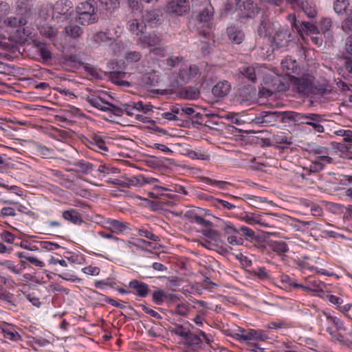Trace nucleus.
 <instances>
[{"label":"nucleus","instance_id":"f257e3e1","mask_svg":"<svg viewBox=\"0 0 352 352\" xmlns=\"http://www.w3.org/2000/svg\"><path fill=\"white\" fill-rule=\"evenodd\" d=\"M291 83L296 91L302 96H323L328 90L327 84L315 82V78L310 74H303L300 77L292 76Z\"/></svg>","mask_w":352,"mask_h":352},{"label":"nucleus","instance_id":"f03ea898","mask_svg":"<svg viewBox=\"0 0 352 352\" xmlns=\"http://www.w3.org/2000/svg\"><path fill=\"white\" fill-rule=\"evenodd\" d=\"M96 3L94 0H88L78 5L76 7L77 21L80 24L89 25L98 21Z\"/></svg>","mask_w":352,"mask_h":352},{"label":"nucleus","instance_id":"7ed1b4c3","mask_svg":"<svg viewBox=\"0 0 352 352\" xmlns=\"http://www.w3.org/2000/svg\"><path fill=\"white\" fill-rule=\"evenodd\" d=\"M52 18L58 21H67L74 14L73 4L69 0H58L52 6Z\"/></svg>","mask_w":352,"mask_h":352},{"label":"nucleus","instance_id":"20e7f679","mask_svg":"<svg viewBox=\"0 0 352 352\" xmlns=\"http://www.w3.org/2000/svg\"><path fill=\"white\" fill-rule=\"evenodd\" d=\"M324 116L318 113H302L299 122L311 126L318 133H323L324 127L320 122L325 121Z\"/></svg>","mask_w":352,"mask_h":352},{"label":"nucleus","instance_id":"39448f33","mask_svg":"<svg viewBox=\"0 0 352 352\" xmlns=\"http://www.w3.org/2000/svg\"><path fill=\"white\" fill-rule=\"evenodd\" d=\"M252 122L260 124H265L267 125L274 126L276 123L280 122L279 111H264L256 115Z\"/></svg>","mask_w":352,"mask_h":352},{"label":"nucleus","instance_id":"423d86ee","mask_svg":"<svg viewBox=\"0 0 352 352\" xmlns=\"http://www.w3.org/2000/svg\"><path fill=\"white\" fill-rule=\"evenodd\" d=\"M3 23L10 28H18L17 32H23L24 36H28L30 32L26 30L24 26L27 24V20L23 16L8 17L4 19Z\"/></svg>","mask_w":352,"mask_h":352},{"label":"nucleus","instance_id":"0eeeda50","mask_svg":"<svg viewBox=\"0 0 352 352\" xmlns=\"http://www.w3.org/2000/svg\"><path fill=\"white\" fill-rule=\"evenodd\" d=\"M241 332L235 334V337L239 340L248 341V340H265L267 338V336L263 331L259 330L256 331L254 329H250L248 332H245L243 329H240Z\"/></svg>","mask_w":352,"mask_h":352},{"label":"nucleus","instance_id":"6e6552de","mask_svg":"<svg viewBox=\"0 0 352 352\" xmlns=\"http://www.w3.org/2000/svg\"><path fill=\"white\" fill-rule=\"evenodd\" d=\"M167 8L170 12L182 16L190 10V4L187 0H170Z\"/></svg>","mask_w":352,"mask_h":352},{"label":"nucleus","instance_id":"1a4fd4ad","mask_svg":"<svg viewBox=\"0 0 352 352\" xmlns=\"http://www.w3.org/2000/svg\"><path fill=\"white\" fill-rule=\"evenodd\" d=\"M110 41L111 43L109 45V49L111 50L113 53H116V50L118 47V43H116L114 40L109 38L107 33L104 32H98L93 34L91 38V42L94 47L99 46L102 43H107Z\"/></svg>","mask_w":352,"mask_h":352},{"label":"nucleus","instance_id":"9d476101","mask_svg":"<svg viewBox=\"0 0 352 352\" xmlns=\"http://www.w3.org/2000/svg\"><path fill=\"white\" fill-rule=\"evenodd\" d=\"M199 73V67L195 65H191L187 68L180 69L178 77L182 83H187L191 79L195 78Z\"/></svg>","mask_w":352,"mask_h":352},{"label":"nucleus","instance_id":"9b49d317","mask_svg":"<svg viewBox=\"0 0 352 352\" xmlns=\"http://www.w3.org/2000/svg\"><path fill=\"white\" fill-rule=\"evenodd\" d=\"M291 34L287 28H280L274 36V42L278 47L287 45L290 41Z\"/></svg>","mask_w":352,"mask_h":352},{"label":"nucleus","instance_id":"f8f14e48","mask_svg":"<svg viewBox=\"0 0 352 352\" xmlns=\"http://www.w3.org/2000/svg\"><path fill=\"white\" fill-rule=\"evenodd\" d=\"M33 9V0H17L16 12L25 19L32 15Z\"/></svg>","mask_w":352,"mask_h":352},{"label":"nucleus","instance_id":"ddd939ff","mask_svg":"<svg viewBox=\"0 0 352 352\" xmlns=\"http://www.w3.org/2000/svg\"><path fill=\"white\" fill-rule=\"evenodd\" d=\"M228 39L234 44H241L245 39V34L242 30L235 26H230L226 30Z\"/></svg>","mask_w":352,"mask_h":352},{"label":"nucleus","instance_id":"4468645a","mask_svg":"<svg viewBox=\"0 0 352 352\" xmlns=\"http://www.w3.org/2000/svg\"><path fill=\"white\" fill-rule=\"evenodd\" d=\"M139 41L143 45L144 47L146 46L154 47L160 45L162 38L160 35L153 32L148 35H141L139 37Z\"/></svg>","mask_w":352,"mask_h":352},{"label":"nucleus","instance_id":"2eb2a0df","mask_svg":"<svg viewBox=\"0 0 352 352\" xmlns=\"http://www.w3.org/2000/svg\"><path fill=\"white\" fill-rule=\"evenodd\" d=\"M230 89V84L227 80H222L213 87L212 92L216 98H223L228 94Z\"/></svg>","mask_w":352,"mask_h":352},{"label":"nucleus","instance_id":"dca6fc26","mask_svg":"<svg viewBox=\"0 0 352 352\" xmlns=\"http://www.w3.org/2000/svg\"><path fill=\"white\" fill-rule=\"evenodd\" d=\"M127 26L131 33L139 37L143 34L146 30V24L142 20L141 21L137 19L129 20L127 23Z\"/></svg>","mask_w":352,"mask_h":352},{"label":"nucleus","instance_id":"f3484780","mask_svg":"<svg viewBox=\"0 0 352 352\" xmlns=\"http://www.w3.org/2000/svg\"><path fill=\"white\" fill-rule=\"evenodd\" d=\"M199 36L204 38L200 40V50L202 54L206 56L209 54L210 50V45L208 41L211 38L210 34L208 31L203 30L199 32Z\"/></svg>","mask_w":352,"mask_h":352},{"label":"nucleus","instance_id":"a211bd4d","mask_svg":"<svg viewBox=\"0 0 352 352\" xmlns=\"http://www.w3.org/2000/svg\"><path fill=\"white\" fill-rule=\"evenodd\" d=\"M296 30L300 34H302L303 33L306 34H308L309 33L311 34H319L318 28L312 23L307 21L299 22L298 26L296 27Z\"/></svg>","mask_w":352,"mask_h":352},{"label":"nucleus","instance_id":"6ab92c4d","mask_svg":"<svg viewBox=\"0 0 352 352\" xmlns=\"http://www.w3.org/2000/svg\"><path fill=\"white\" fill-rule=\"evenodd\" d=\"M86 100L94 107L102 111H108L109 102L104 101L100 97L91 95L86 98Z\"/></svg>","mask_w":352,"mask_h":352},{"label":"nucleus","instance_id":"aec40b11","mask_svg":"<svg viewBox=\"0 0 352 352\" xmlns=\"http://www.w3.org/2000/svg\"><path fill=\"white\" fill-rule=\"evenodd\" d=\"M129 286L134 289L136 291L137 295L140 297H145L149 292L148 285L144 283L139 282L138 280H131L129 283Z\"/></svg>","mask_w":352,"mask_h":352},{"label":"nucleus","instance_id":"412c9836","mask_svg":"<svg viewBox=\"0 0 352 352\" xmlns=\"http://www.w3.org/2000/svg\"><path fill=\"white\" fill-rule=\"evenodd\" d=\"M109 228L113 232L122 233L128 229V223L115 219H109L107 221Z\"/></svg>","mask_w":352,"mask_h":352},{"label":"nucleus","instance_id":"4be33fe9","mask_svg":"<svg viewBox=\"0 0 352 352\" xmlns=\"http://www.w3.org/2000/svg\"><path fill=\"white\" fill-rule=\"evenodd\" d=\"M239 72L241 75L246 78L252 82H256V74L255 68L252 65H243L239 68Z\"/></svg>","mask_w":352,"mask_h":352},{"label":"nucleus","instance_id":"5701e85b","mask_svg":"<svg viewBox=\"0 0 352 352\" xmlns=\"http://www.w3.org/2000/svg\"><path fill=\"white\" fill-rule=\"evenodd\" d=\"M62 216L66 221H70L74 224H78L82 221L81 215L74 209L63 211Z\"/></svg>","mask_w":352,"mask_h":352},{"label":"nucleus","instance_id":"b1692460","mask_svg":"<svg viewBox=\"0 0 352 352\" xmlns=\"http://www.w3.org/2000/svg\"><path fill=\"white\" fill-rule=\"evenodd\" d=\"M180 97L187 100H196L199 97L200 91L195 87H188L179 92Z\"/></svg>","mask_w":352,"mask_h":352},{"label":"nucleus","instance_id":"393cba45","mask_svg":"<svg viewBox=\"0 0 352 352\" xmlns=\"http://www.w3.org/2000/svg\"><path fill=\"white\" fill-rule=\"evenodd\" d=\"M301 113L294 111L279 112L280 123H285L288 121L300 122Z\"/></svg>","mask_w":352,"mask_h":352},{"label":"nucleus","instance_id":"a878e982","mask_svg":"<svg viewBox=\"0 0 352 352\" xmlns=\"http://www.w3.org/2000/svg\"><path fill=\"white\" fill-rule=\"evenodd\" d=\"M38 29L40 34L50 39L54 38L57 34V29L53 28L47 23L39 24Z\"/></svg>","mask_w":352,"mask_h":352},{"label":"nucleus","instance_id":"bb28decb","mask_svg":"<svg viewBox=\"0 0 352 352\" xmlns=\"http://www.w3.org/2000/svg\"><path fill=\"white\" fill-rule=\"evenodd\" d=\"M65 32L70 38L77 39L82 35L83 30L78 25L70 24L65 28Z\"/></svg>","mask_w":352,"mask_h":352},{"label":"nucleus","instance_id":"cd10ccee","mask_svg":"<svg viewBox=\"0 0 352 352\" xmlns=\"http://www.w3.org/2000/svg\"><path fill=\"white\" fill-rule=\"evenodd\" d=\"M142 21L151 25H156L160 21V16L156 10H146L142 14Z\"/></svg>","mask_w":352,"mask_h":352},{"label":"nucleus","instance_id":"c85d7f7f","mask_svg":"<svg viewBox=\"0 0 352 352\" xmlns=\"http://www.w3.org/2000/svg\"><path fill=\"white\" fill-rule=\"evenodd\" d=\"M269 245L272 251L278 254H282L289 251L287 244L283 241H271Z\"/></svg>","mask_w":352,"mask_h":352},{"label":"nucleus","instance_id":"c756f323","mask_svg":"<svg viewBox=\"0 0 352 352\" xmlns=\"http://www.w3.org/2000/svg\"><path fill=\"white\" fill-rule=\"evenodd\" d=\"M320 318L322 322L324 321L327 324H333L338 330L345 329L342 322L335 317L328 316L325 313H323L322 315L320 316Z\"/></svg>","mask_w":352,"mask_h":352},{"label":"nucleus","instance_id":"7c9ffc66","mask_svg":"<svg viewBox=\"0 0 352 352\" xmlns=\"http://www.w3.org/2000/svg\"><path fill=\"white\" fill-rule=\"evenodd\" d=\"M186 343L194 350H197L200 347L202 340L197 335L192 332H189L188 336L185 339Z\"/></svg>","mask_w":352,"mask_h":352},{"label":"nucleus","instance_id":"2f4dec72","mask_svg":"<svg viewBox=\"0 0 352 352\" xmlns=\"http://www.w3.org/2000/svg\"><path fill=\"white\" fill-rule=\"evenodd\" d=\"M239 96L241 102L250 100L254 96V88L252 86H243L239 89Z\"/></svg>","mask_w":352,"mask_h":352},{"label":"nucleus","instance_id":"473e14b6","mask_svg":"<svg viewBox=\"0 0 352 352\" xmlns=\"http://www.w3.org/2000/svg\"><path fill=\"white\" fill-rule=\"evenodd\" d=\"M273 140L274 142L282 148H285L284 146H281L282 144L290 145L293 143L292 138L291 136L288 137L285 135L283 133H280L278 134L274 135Z\"/></svg>","mask_w":352,"mask_h":352},{"label":"nucleus","instance_id":"72a5a7b5","mask_svg":"<svg viewBox=\"0 0 352 352\" xmlns=\"http://www.w3.org/2000/svg\"><path fill=\"white\" fill-rule=\"evenodd\" d=\"M298 3L305 14L309 18H314L316 15L317 11L315 7L312 6L307 1L302 0L300 2H298Z\"/></svg>","mask_w":352,"mask_h":352},{"label":"nucleus","instance_id":"f704fd0d","mask_svg":"<svg viewBox=\"0 0 352 352\" xmlns=\"http://www.w3.org/2000/svg\"><path fill=\"white\" fill-rule=\"evenodd\" d=\"M201 233L206 236L209 241L217 243L219 245L220 242V234L218 231L212 229L204 230Z\"/></svg>","mask_w":352,"mask_h":352},{"label":"nucleus","instance_id":"c9c22d12","mask_svg":"<svg viewBox=\"0 0 352 352\" xmlns=\"http://www.w3.org/2000/svg\"><path fill=\"white\" fill-rule=\"evenodd\" d=\"M243 8L245 10L244 12V14L247 17H252L257 13V7L256 5L253 3V1L248 0L243 3Z\"/></svg>","mask_w":352,"mask_h":352},{"label":"nucleus","instance_id":"e433bc0d","mask_svg":"<svg viewBox=\"0 0 352 352\" xmlns=\"http://www.w3.org/2000/svg\"><path fill=\"white\" fill-rule=\"evenodd\" d=\"M102 9L111 12L119 6V0H98Z\"/></svg>","mask_w":352,"mask_h":352},{"label":"nucleus","instance_id":"4c0bfd02","mask_svg":"<svg viewBox=\"0 0 352 352\" xmlns=\"http://www.w3.org/2000/svg\"><path fill=\"white\" fill-rule=\"evenodd\" d=\"M323 284L321 282L317 280L309 281V284L306 286L302 285L300 287L301 289L305 291H311V292H323L322 289Z\"/></svg>","mask_w":352,"mask_h":352},{"label":"nucleus","instance_id":"58836bf2","mask_svg":"<svg viewBox=\"0 0 352 352\" xmlns=\"http://www.w3.org/2000/svg\"><path fill=\"white\" fill-rule=\"evenodd\" d=\"M142 175L124 178L125 188L142 186Z\"/></svg>","mask_w":352,"mask_h":352},{"label":"nucleus","instance_id":"ea45409f","mask_svg":"<svg viewBox=\"0 0 352 352\" xmlns=\"http://www.w3.org/2000/svg\"><path fill=\"white\" fill-rule=\"evenodd\" d=\"M212 16V13L208 8H204L202 10L199 11V13L196 15L197 21L202 23V22H208L209 21Z\"/></svg>","mask_w":352,"mask_h":352},{"label":"nucleus","instance_id":"a19ab883","mask_svg":"<svg viewBox=\"0 0 352 352\" xmlns=\"http://www.w3.org/2000/svg\"><path fill=\"white\" fill-rule=\"evenodd\" d=\"M349 3L348 0H336L334 2V10L338 14H341L346 11Z\"/></svg>","mask_w":352,"mask_h":352},{"label":"nucleus","instance_id":"79ce46f5","mask_svg":"<svg viewBox=\"0 0 352 352\" xmlns=\"http://www.w3.org/2000/svg\"><path fill=\"white\" fill-rule=\"evenodd\" d=\"M269 218L270 217L268 214H256L255 224H258L264 228L271 227L270 221L268 220Z\"/></svg>","mask_w":352,"mask_h":352},{"label":"nucleus","instance_id":"37998d69","mask_svg":"<svg viewBox=\"0 0 352 352\" xmlns=\"http://www.w3.org/2000/svg\"><path fill=\"white\" fill-rule=\"evenodd\" d=\"M75 166L80 168L78 170L79 172H81L85 174H86L89 170H92L94 168V166L92 164L85 162L84 160H80V161L77 162L75 164Z\"/></svg>","mask_w":352,"mask_h":352},{"label":"nucleus","instance_id":"c03bdc74","mask_svg":"<svg viewBox=\"0 0 352 352\" xmlns=\"http://www.w3.org/2000/svg\"><path fill=\"white\" fill-rule=\"evenodd\" d=\"M342 29L346 33H352V12L342 21Z\"/></svg>","mask_w":352,"mask_h":352},{"label":"nucleus","instance_id":"a18cd8bd","mask_svg":"<svg viewBox=\"0 0 352 352\" xmlns=\"http://www.w3.org/2000/svg\"><path fill=\"white\" fill-rule=\"evenodd\" d=\"M2 331L4 338L8 340H16L19 338V335L10 328L5 327L2 329Z\"/></svg>","mask_w":352,"mask_h":352},{"label":"nucleus","instance_id":"49530a36","mask_svg":"<svg viewBox=\"0 0 352 352\" xmlns=\"http://www.w3.org/2000/svg\"><path fill=\"white\" fill-rule=\"evenodd\" d=\"M51 10H52V5L47 4L45 6H43L38 12L39 18L44 21L47 20L50 16V12Z\"/></svg>","mask_w":352,"mask_h":352},{"label":"nucleus","instance_id":"de8ad7c7","mask_svg":"<svg viewBox=\"0 0 352 352\" xmlns=\"http://www.w3.org/2000/svg\"><path fill=\"white\" fill-rule=\"evenodd\" d=\"M165 293L162 289H157L153 293V300L157 305H161L165 300Z\"/></svg>","mask_w":352,"mask_h":352},{"label":"nucleus","instance_id":"09e8293b","mask_svg":"<svg viewBox=\"0 0 352 352\" xmlns=\"http://www.w3.org/2000/svg\"><path fill=\"white\" fill-rule=\"evenodd\" d=\"M324 167V164L322 162H319L317 158H316V160L312 161L310 164L309 170L311 173H318L322 170Z\"/></svg>","mask_w":352,"mask_h":352},{"label":"nucleus","instance_id":"8fccbe9b","mask_svg":"<svg viewBox=\"0 0 352 352\" xmlns=\"http://www.w3.org/2000/svg\"><path fill=\"white\" fill-rule=\"evenodd\" d=\"M107 105L109 106L107 111L111 113L112 114L116 116H121L123 114V104H122L120 107H118L109 102V104Z\"/></svg>","mask_w":352,"mask_h":352},{"label":"nucleus","instance_id":"3c124183","mask_svg":"<svg viewBox=\"0 0 352 352\" xmlns=\"http://www.w3.org/2000/svg\"><path fill=\"white\" fill-rule=\"evenodd\" d=\"M39 55L45 60H49L52 58V54L50 50L45 45H41L38 48Z\"/></svg>","mask_w":352,"mask_h":352},{"label":"nucleus","instance_id":"603ef678","mask_svg":"<svg viewBox=\"0 0 352 352\" xmlns=\"http://www.w3.org/2000/svg\"><path fill=\"white\" fill-rule=\"evenodd\" d=\"M171 332L186 339L190 331L186 330L182 325H177L175 328L171 330Z\"/></svg>","mask_w":352,"mask_h":352},{"label":"nucleus","instance_id":"864d4df0","mask_svg":"<svg viewBox=\"0 0 352 352\" xmlns=\"http://www.w3.org/2000/svg\"><path fill=\"white\" fill-rule=\"evenodd\" d=\"M142 58V54L138 52H129L126 54V59L129 63H136Z\"/></svg>","mask_w":352,"mask_h":352},{"label":"nucleus","instance_id":"5fc2aeb1","mask_svg":"<svg viewBox=\"0 0 352 352\" xmlns=\"http://www.w3.org/2000/svg\"><path fill=\"white\" fill-rule=\"evenodd\" d=\"M0 265L6 267L10 271L14 272L16 274H19L21 272V269L17 268L11 261H4L0 263Z\"/></svg>","mask_w":352,"mask_h":352},{"label":"nucleus","instance_id":"6e6d98bb","mask_svg":"<svg viewBox=\"0 0 352 352\" xmlns=\"http://www.w3.org/2000/svg\"><path fill=\"white\" fill-rule=\"evenodd\" d=\"M239 232H242V235L248 237L250 239H254L255 238V232L250 228L246 226H241L240 227Z\"/></svg>","mask_w":352,"mask_h":352},{"label":"nucleus","instance_id":"4d7b16f0","mask_svg":"<svg viewBox=\"0 0 352 352\" xmlns=\"http://www.w3.org/2000/svg\"><path fill=\"white\" fill-rule=\"evenodd\" d=\"M9 5L4 1H0V23L9 12Z\"/></svg>","mask_w":352,"mask_h":352},{"label":"nucleus","instance_id":"13d9d810","mask_svg":"<svg viewBox=\"0 0 352 352\" xmlns=\"http://www.w3.org/2000/svg\"><path fill=\"white\" fill-rule=\"evenodd\" d=\"M41 245L42 248L50 251L54 250L60 248V246L58 244L54 243L50 241H41Z\"/></svg>","mask_w":352,"mask_h":352},{"label":"nucleus","instance_id":"bf43d9fd","mask_svg":"<svg viewBox=\"0 0 352 352\" xmlns=\"http://www.w3.org/2000/svg\"><path fill=\"white\" fill-rule=\"evenodd\" d=\"M82 272L87 274L96 276L100 273V268L90 265L82 268Z\"/></svg>","mask_w":352,"mask_h":352},{"label":"nucleus","instance_id":"052dcab7","mask_svg":"<svg viewBox=\"0 0 352 352\" xmlns=\"http://www.w3.org/2000/svg\"><path fill=\"white\" fill-rule=\"evenodd\" d=\"M1 237L2 240L8 243H13L15 236L11 232L8 231H4L1 234Z\"/></svg>","mask_w":352,"mask_h":352},{"label":"nucleus","instance_id":"680f3d73","mask_svg":"<svg viewBox=\"0 0 352 352\" xmlns=\"http://www.w3.org/2000/svg\"><path fill=\"white\" fill-rule=\"evenodd\" d=\"M332 22L330 19H324L320 21V30L323 32H327L330 30Z\"/></svg>","mask_w":352,"mask_h":352},{"label":"nucleus","instance_id":"e2e57ef3","mask_svg":"<svg viewBox=\"0 0 352 352\" xmlns=\"http://www.w3.org/2000/svg\"><path fill=\"white\" fill-rule=\"evenodd\" d=\"M281 281L282 283H287L289 286H292L294 288H300V287H302V285L295 283L287 275H283L281 276Z\"/></svg>","mask_w":352,"mask_h":352},{"label":"nucleus","instance_id":"0e129e2a","mask_svg":"<svg viewBox=\"0 0 352 352\" xmlns=\"http://www.w3.org/2000/svg\"><path fill=\"white\" fill-rule=\"evenodd\" d=\"M182 60V58L179 56H171L166 59V64L170 67H175L176 65L179 64V63Z\"/></svg>","mask_w":352,"mask_h":352},{"label":"nucleus","instance_id":"69168bd1","mask_svg":"<svg viewBox=\"0 0 352 352\" xmlns=\"http://www.w3.org/2000/svg\"><path fill=\"white\" fill-rule=\"evenodd\" d=\"M189 155L192 159H198L202 160H209L210 157L208 155H206L201 152L191 151Z\"/></svg>","mask_w":352,"mask_h":352},{"label":"nucleus","instance_id":"338daca9","mask_svg":"<svg viewBox=\"0 0 352 352\" xmlns=\"http://www.w3.org/2000/svg\"><path fill=\"white\" fill-rule=\"evenodd\" d=\"M199 244L201 245L203 247L212 250H214L217 249V248L219 247V245H217V243H213L212 241H210L208 239L199 241Z\"/></svg>","mask_w":352,"mask_h":352},{"label":"nucleus","instance_id":"774afa93","mask_svg":"<svg viewBox=\"0 0 352 352\" xmlns=\"http://www.w3.org/2000/svg\"><path fill=\"white\" fill-rule=\"evenodd\" d=\"M188 311V307L185 304H179L177 305L175 312L180 316L187 315Z\"/></svg>","mask_w":352,"mask_h":352}]
</instances>
